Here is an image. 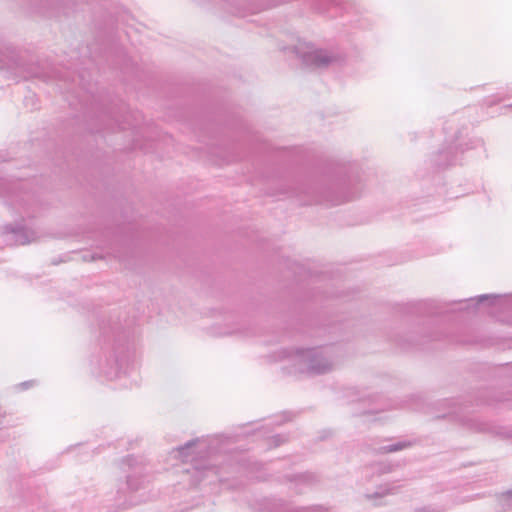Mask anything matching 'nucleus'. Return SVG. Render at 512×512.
I'll return each instance as SVG.
<instances>
[{"instance_id": "obj_1", "label": "nucleus", "mask_w": 512, "mask_h": 512, "mask_svg": "<svg viewBox=\"0 0 512 512\" xmlns=\"http://www.w3.org/2000/svg\"><path fill=\"white\" fill-rule=\"evenodd\" d=\"M279 359L289 360L294 371L311 375L329 373L337 364V356L332 346L282 350Z\"/></svg>"}, {"instance_id": "obj_2", "label": "nucleus", "mask_w": 512, "mask_h": 512, "mask_svg": "<svg viewBox=\"0 0 512 512\" xmlns=\"http://www.w3.org/2000/svg\"><path fill=\"white\" fill-rule=\"evenodd\" d=\"M484 146V142L480 138H471L468 142L463 144L462 142H458L453 146H449L448 148L439 151L435 155V164L439 167H445L449 165H453L457 162V153L460 151L463 153L469 149H476Z\"/></svg>"}, {"instance_id": "obj_3", "label": "nucleus", "mask_w": 512, "mask_h": 512, "mask_svg": "<svg viewBox=\"0 0 512 512\" xmlns=\"http://www.w3.org/2000/svg\"><path fill=\"white\" fill-rule=\"evenodd\" d=\"M297 54L304 64L316 68L326 67L335 60L331 52L315 48L312 45L307 46L305 49L298 48Z\"/></svg>"}, {"instance_id": "obj_4", "label": "nucleus", "mask_w": 512, "mask_h": 512, "mask_svg": "<svg viewBox=\"0 0 512 512\" xmlns=\"http://www.w3.org/2000/svg\"><path fill=\"white\" fill-rule=\"evenodd\" d=\"M293 196L299 198L301 204H317V203H331L332 205H337L338 200L332 197L330 192H325V194L318 195L314 188H295L291 192Z\"/></svg>"}, {"instance_id": "obj_5", "label": "nucleus", "mask_w": 512, "mask_h": 512, "mask_svg": "<svg viewBox=\"0 0 512 512\" xmlns=\"http://www.w3.org/2000/svg\"><path fill=\"white\" fill-rule=\"evenodd\" d=\"M3 238L7 245H24L35 239V233L24 227L6 226L3 230Z\"/></svg>"}, {"instance_id": "obj_6", "label": "nucleus", "mask_w": 512, "mask_h": 512, "mask_svg": "<svg viewBox=\"0 0 512 512\" xmlns=\"http://www.w3.org/2000/svg\"><path fill=\"white\" fill-rule=\"evenodd\" d=\"M208 446L209 445L206 440H191L175 450V457L184 462L193 461L195 459L194 454L203 452L208 448Z\"/></svg>"}, {"instance_id": "obj_7", "label": "nucleus", "mask_w": 512, "mask_h": 512, "mask_svg": "<svg viewBox=\"0 0 512 512\" xmlns=\"http://www.w3.org/2000/svg\"><path fill=\"white\" fill-rule=\"evenodd\" d=\"M196 474L199 482H205L213 484L215 480L224 484L226 479L223 477V467L207 466V467H195Z\"/></svg>"}, {"instance_id": "obj_8", "label": "nucleus", "mask_w": 512, "mask_h": 512, "mask_svg": "<svg viewBox=\"0 0 512 512\" xmlns=\"http://www.w3.org/2000/svg\"><path fill=\"white\" fill-rule=\"evenodd\" d=\"M287 480L290 483V488L295 493H302L306 487L311 486L317 481L315 474L311 472H304L294 475H287Z\"/></svg>"}, {"instance_id": "obj_9", "label": "nucleus", "mask_w": 512, "mask_h": 512, "mask_svg": "<svg viewBox=\"0 0 512 512\" xmlns=\"http://www.w3.org/2000/svg\"><path fill=\"white\" fill-rule=\"evenodd\" d=\"M0 195H8L10 198L9 204L11 206H13L15 209L23 208V210L28 213V210L26 208L27 196L16 193L14 191V188L12 189L10 187V184H8L7 181L4 179L0 180Z\"/></svg>"}, {"instance_id": "obj_10", "label": "nucleus", "mask_w": 512, "mask_h": 512, "mask_svg": "<svg viewBox=\"0 0 512 512\" xmlns=\"http://www.w3.org/2000/svg\"><path fill=\"white\" fill-rule=\"evenodd\" d=\"M126 485L130 492H136L143 486L141 469L135 468L133 473L127 476Z\"/></svg>"}, {"instance_id": "obj_11", "label": "nucleus", "mask_w": 512, "mask_h": 512, "mask_svg": "<svg viewBox=\"0 0 512 512\" xmlns=\"http://www.w3.org/2000/svg\"><path fill=\"white\" fill-rule=\"evenodd\" d=\"M412 442L409 440H401L397 441L396 443L381 446L378 448H374V450L378 453H392L397 452L406 448H409L412 446Z\"/></svg>"}, {"instance_id": "obj_12", "label": "nucleus", "mask_w": 512, "mask_h": 512, "mask_svg": "<svg viewBox=\"0 0 512 512\" xmlns=\"http://www.w3.org/2000/svg\"><path fill=\"white\" fill-rule=\"evenodd\" d=\"M490 298H493V305L496 307H502L507 304V299H504L498 295H480L476 298H471L468 300L470 303L480 304Z\"/></svg>"}, {"instance_id": "obj_13", "label": "nucleus", "mask_w": 512, "mask_h": 512, "mask_svg": "<svg viewBox=\"0 0 512 512\" xmlns=\"http://www.w3.org/2000/svg\"><path fill=\"white\" fill-rule=\"evenodd\" d=\"M393 493H394V488L391 487L390 485L386 484V485L378 487L377 490L373 494H367L366 497H367V499H370V500H378L388 494H393ZM374 504L382 505V502L375 501Z\"/></svg>"}, {"instance_id": "obj_14", "label": "nucleus", "mask_w": 512, "mask_h": 512, "mask_svg": "<svg viewBox=\"0 0 512 512\" xmlns=\"http://www.w3.org/2000/svg\"><path fill=\"white\" fill-rule=\"evenodd\" d=\"M504 500L507 502V505H512V490H511V491H508V492L504 495Z\"/></svg>"}, {"instance_id": "obj_15", "label": "nucleus", "mask_w": 512, "mask_h": 512, "mask_svg": "<svg viewBox=\"0 0 512 512\" xmlns=\"http://www.w3.org/2000/svg\"><path fill=\"white\" fill-rule=\"evenodd\" d=\"M33 384V381H25V382H22L19 384V387H21L22 389H28L29 387H31Z\"/></svg>"}, {"instance_id": "obj_16", "label": "nucleus", "mask_w": 512, "mask_h": 512, "mask_svg": "<svg viewBox=\"0 0 512 512\" xmlns=\"http://www.w3.org/2000/svg\"><path fill=\"white\" fill-rule=\"evenodd\" d=\"M132 462H134V458H127L124 460V463H126L128 466H132Z\"/></svg>"}, {"instance_id": "obj_17", "label": "nucleus", "mask_w": 512, "mask_h": 512, "mask_svg": "<svg viewBox=\"0 0 512 512\" xmlns=\"http://www.w3.org/2000/svg\"><path fill=\"white\" fill-rule=\"evenodd\" d=\"M329 5H331V6H332V5L337 6V5H339V0H329Z\"/></svg>"}, {"instance_id": "obj_18", "label": "nucleus", "mask_w": 512, "mask_h": 512, "mask_svg": "<svg viewBox=\"0 0 512 512\" xmlns=\"http://www.w3.org/2000/svg\"><path fill=\"white\" fill-rule=\"evenodd\" d=\"M332 197H333L334 199H336V200H338V201H339L337 204H339V203H341L342 201H345V200H347V199H348L347 197H344V198H342V199H339L338 197H335V196H333V195H332Z\"/></svg>"}, {"instance_id": "obj_19", "label": "nucleus", "mask_w": 512, "mask_h": 512, "mask_svg": "<svg viewBox=\"0 0 512 512\" xmlns=\"http://www.w3.org/2000/svg\"><path fill=\"white\" fill-rule=\"evenodd\" d=\"M332 197H333L334 199H336V200H338V201H339L337 204H339V203H341L342 201H345V200H347V199H348L347 197H344V198H342V199H339L338 197H335V196H333V195H332Z\"/></svg>"}, {"instance_id": "obj_20", "label": "nucleus", "mask_w": 512, "mask_h": 512, "mask_svg": "<svg viewBox=\"0 0 512 512\" xmlns=\"http://www.w3.org/2000/svg\"><path fill=\"white\" fill-rule=\"evenodd\" d=\"M275 438L276 445L280 444V435H277Z\"/></svg>"}, {"instance_id": "obj_21", "label": "nucleus", "mask_w": 512, "mask_h": 512, "mask_svg": "<svg viewBox=\"0 0 512 512\" xmlns=\"http://www.w3.org/2000/svg\"><path fill=\"white\" fill-rule=\"evenodd\" d=\"M136 504H137V502H136V501H133V500H130V501L127 503V505H128V506H133V505H136Z\"/></svg>"}, {"instance_id": "obj_22", "label": "nucleus", "mask_w": 512, "mask_h": 512, "mask_svg": "<svg viewBox=\"0 0 512 512\" xmlns=\"http://www.w3.org/2000/svg\"><path fill=\"white\" fill-rule=\"evenodd\" d=\"M318 10L321 11V12H324L326 10V8L324 7H321L320 5L318 6Z\"/></svg>"}, {"instance_id": "obj_23", "label": "nucleus", "mask_w": 512, "mask_h": 512, "mask_svg": "<svg viewBox=\"0 0 512 512\" xmlns=\"http://www.w3.org/2000/svg\"><path fill=\"white\" fill-rule=\"evenodd\" d=\"M104 374H105L107 377H109V378H111V377H112V375H111V373H110V372L104 371Z\"/></svg>"}, {"instance_id": "obj_24", "label": "nucleus", "mask_w": 512, "mask_h": 512, "mask_svg": "<svg viewBox=\"0 0 512 512\" xmlns=\"http://www.w3.org/2000/svg\"><path fill=\"white\" fill-rule=\"evenodd\" d=\"M507 107L512 108V103L510 105H508Z\"/></svg>"}]
</instances>
